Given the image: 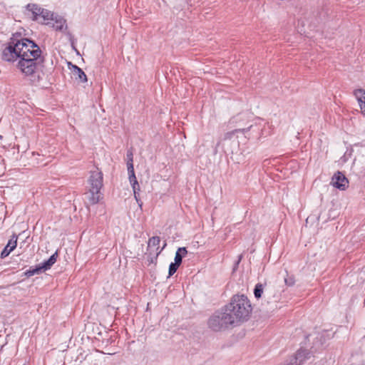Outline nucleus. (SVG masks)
<instances>
[{
  "label": "nucleus",
  "mask_w": 365,
  "mask_h": 365,
  "mask_svg": "<svg viewBox=\"0 0 365 365\" xmlns=\"http://www.w3.org/2000/svg\"><path fill=\"white\" fill-rule=\"evenodd\" d=\"M3 59L14 61L19 58L17 68L29 78L33 84L41 80L38 67L43 63L41 50L33 41L28 38L18 39L14 35L10 38L8 46L3 51Z\"/></svg>",
  "instance_id": "nucleus-1"
},
{
  "label": "nucleus",
  "mask_w": 365,
  "mask_h": 365,
  "mask_svg": "<svg viewBox=\"0 0 365 365\" xmlns=\"http://www.w3.org/2000/svg\"><path fill=\"white\" fill-rule=\"evenodd\" d=\"M225 307L236 325L247 321L252 311L250 301L244 294L234 295Z\"/></svg>",
  "instance_id": "nucleus-2"
},
{
  "label": "nucleus",
  "mask_w": 365,
  "mask_h": 365,
  "mask_svg": "<svg viewBox=\"0 0 365 365\" xmlns=\"http://www.w3.org/2000/svg\"><path fill=\"white\" fill-rule=\"evenodd\" d=\"M103 173L98 168H95L90 171V175L88 179L89 189L86 193L90 205H96L100 201L101 195V190L103 186Z\"/></svg>",
  "instance_id": "nucleus-3"
},
{
  "label": "nucleus",
  "mask_w": 365,
  "mask_h": 365,
  "mask_svg": "<svg viewBox=\"0 0 365 365\" xmlns=\"http://www.w3.org/2000/svg\"><path fill=\"white\" fill-rule=\"evenodd\" d=\"M209 328L215 331H219L236 325L226 308L224 307L221 311L215 312L208 319Z\"/></svg>",
  "instance_id": "nucleus-4"
},
{
  "label": "nucleus",
  "mask_w": 365,
  "mask_h": 365,
  "mask_svg": "<svg viewBox=\"0 0 365 365\" xmlns=\"http://www.w3.org/2000/svg\"><path fill=\"white\" fill-rule=\"evenodd\" d=\"M253 125H250L247 128H239L235 129L232 131L227 132L225 134L223 138L220 139L215 147V149L217 150L219 148H221L222 150L225 153H233L236 150L239 146V143L236 140V134L238 133H242L243 134H246V133L250 130L252 128Z\"/></svg>",
  "instance_id": "nucleus-5"
},
{
  "label": "nucleus",
  "mask_w": 365,
  "mask_h": 365,
  "mask_svg": "<svg viewBox=\"0 0 365 365\" xmlns=\"http://www.w3.org/2000/svg\"><path fill=\"white\" fill-rule=\"evenodd\" d=\"M331 184L335 187L344 190L348 187L349 181L342 173L338 171L332 177Z\"/></svg>",
  "instance_id": "nucleus-6"
},
{
  "label": "nucleus",
  "mask_w": 365,
  "mask_h": 365,
  "mask_svg": "<svg viewBox=\"0 0 365 365\" xmlns=\"http://www.w3.org/2000/svg\"><path fill=\"white\" fill-rule=\"evenodd\" d=\"M17 239L18 237L16 235L11 236V238L9 240L7 245L1 252V258L6 257L16 247Z\"/></svg>",
  "instance_id": "nucleus-7"
},
{
  "label": "nucleus",
  "mask_w": 365,
  "mask_h": 365,
  "mask_svg": "<svg viewBox=\"0 0 365 365\" xmlns=\"http://www.w3.org/2000/svg\"><path fill=\"white\" fill-rule=\"evenodd\" d=\"M43 8H41L39 5L36 4H29L26 6V9L28 11V15L31 16V18L34 21H37L39 19V15L41 10H43Z\"/></svg>",
  "instance_id": "nucleus-8"
},
{
  "label": "nucleus",
  "mask_w": 365,
  "mask_h": 365,
  "mask_svg": "<svg viewBox=\"0 0 365 365\" xmlns=\"http://www.w3.org/2000/svg\"><path fill=\"white\" fill-rule=\"evenodd\" d=\"M310 358V352L306 349H299L294 359L293 363L294 365H301L305 360Z\"/></svg>",
  "instance_id": "nucleus-9"
},
{
  "label": "nucleus",
  "mask_w": 365,
  "mask_h": 365,
  "mask_svg": "<svg viewBox=\"0 0 365 365\" xmlns=\"http://www.w3.org/2000/svg\"><path fill=\"white\" fill-rule=\"evenodd\" d=\"M354 95L358 101L361 113L365 115V90L359 88L354 91Z\"/></svg>",
  "instance_id": "nucleus-10"
},
{
  "label": "nucleus",
  "mask_w": 365,
  "mask_h": 365,
  "mask_svg": "<svg viewBox=\"0 0 365 365\" xmlns=\"http://www.w3.org/2000/svg\"><path fill=\"white\" fill-rule=\"evenodd\" d=\"M72 74L74 78L81 83H85L88 81L84 71L76 65L72 66Z\"/></svg>",
  "instance_id": "nucleus-11"
},
{
  "label": "nucleus",
  "mask_w": 365,
  "mask_h": 365,
  "mask_svg": "<svg viewBox=\"0 0 365 365\" xmlns=\"http://www.w3.org/2000/svg\"><path fill=\"white\" fill-rule=\"evenodd\" d=\"M41 11V12L39 13V19L37 20L38 21L44 24L46 21L53 20V14L51 11L45 9H43Z\"/></svg>",
  "instance_id": "nucleus-12"
},
{
  "label": "nucleus",
  "mask_w": 365,
  "mask_h": 365,
  "mask_svg": "<svg viewBox=\"0 0 365 365\" xmlns=\"http://www.w3.org/2000/svg\"><path fill=\"white\" fill-rule=\"evenodd\" d=\"M58 257V252H56L54 254H53L48 259L42 262L41 267L44 269V270L49 269L51 266L56 262Z\"/></svg>",
  "instance_id": "nucleus-13"
},
{
  "label": "nucleus",
  "mask_w": 365,
  "mask_h": 365,
  "mask_svg": "<svg viewBox=\"0 0 365 365\" xmlns=\"http://www.w3.org/2000/svg\"><path fill=\"white\" fill-rule=\"evenodd\" d=\"M187 250L185 247H180L178 249L175 256V262L178 264H181L182 257H185L187 254Z\"/></svg>",
  "instance_id": "nucleus-14"
},
{
  "label": "nucleus",
  "mask_w": 365,
  "mask_h": 365,
  "mask_svg": "<svg viewBox=\"0 0 365 365\" xmlns=\"http://www.w3.org/2000/svg\"><path fill=\"white\" fill-rule=\"evenodd\" d=\"M45 271L43 268L41 267V264H39L35 267V268L31 267L29 269L26 270L24 272L25 276L27 277H31L34 274H38L42 272Z\"/></svg>",
  "instance_id": "nucleus-15"
},
{
  "label": "nucleus",
  "mask_w": 365,
  "mask_h": 365,
  "mask_svg": "<svg viewBox=\"0 0 365 365\" xmlns=\"http://www.w3.org/2000/svg\"><path fill=\"white\" fill-rule=\"evenodd\" d=\"M66 25V20L61 17L55 18V23L53 24V27L56 31H63L64 26Z\"/></svg>",
  "instance_id": "nucleus-16"
},
{
  "label": "nucleus",
  "mask_w": 365,
  "mask_h": 365,
  "mask_svg": "<svg viewBox=\"0 0 365 365\" xmlns=\"http://www.w3.org/2000/svg\"><path fill=\"white\" fill-rule=\"evenodd\" d=\"M128 175H129L128 176L129 181H130L131 185H137L138 182L137 178L135 175L134 168L130 167V168L128 169Z\"/></svg>",
  "instance_id": "nucleus-17"
},
{
  "label": "nucleus",
  "mask_w": 365,
  "mask_h": 365,
  "mask_svg": "<svg viewBox=\"0 0 365 365\" xmlns=\"http://www.w3.org/2000/svg\"><path fill=\"white\" fill-rule=\"evenodd\" d=\"M126 158H127V168L129 169L130 167H133V153L132 149H128L127 150L126 153Z\"/></svg>",
  "instance_id": "nucleus-18"
},
{
  "label": "nucleus",
  "mask_w": 365,
  "mask_h": 365,
  "mask_svg": "<svg viewBox=\"0 0 365 365\" xmlns=\"http://www.w3.org/2000/svg\"><path fill=\"white\" fill-rule=\"evenodd\" d=\"M263 293V286L262 284H257L255 287V289H254V294H255V297L257 298V299H259L261 297H262V294Z\"/></svg>",
  "instance_id": "nucleus-19"
},
{
  "label": "nucleus",
  "mask_w": 365,
  "mask_h": 365,
  "mask_svg": "<svg viewBox=\"0 0 365 365\" xmlns=\"http://www.w3.org/2000/svg\"><path fill=\"white\" fill-rule=\"evenodd\" d=\"M179 267L180 264L175 262H172L169 266L168 277H171L172 275H173L176 272Z\"/></svg>",
  "instance_id": "nucleus-20"
},
{
  "label": "nucleus",
  "mask_w": 365,
  "mask_h": 365,
  "mask_svg": "<svg viewBox=\"0 0 365 365\" xmlns=\"http://www.w3.org/2000/svg\"><path fill=\"white\" fill-rule=\"evenodd\" d=\"M160 242V238L158 236L153 237L149 239L148 246L156 247L158 246Z\"/></svg>",
  "instance_id": "nucleus-21"
},
{
  "label": "nucleus",
  "mask_w": 365,
  "mask_h": 365,
  "mask_svg": "<svg viewBox=\"0 0 365 365\" xmlns=\"http://www.w3.org/2000/svg\"><path fill=\"white\" fill-rule=\"evenodd\" d=\"M284 282L287 286H292L294 284L295 280L293 276H287V277L284 279Z\"/></svg>",
  "instance_id": "nucleus-22"
},
{
  "label": "nucleus",
  "mask_w": 365,
  "mask_h": 365,
  "mask_svg": "<svg viewBox=\"0 0 365 365\" xmlns=\"http://www.w3.org/2000/svg\"><path fill=\"white\" fill-rule=\"evenodd\" d=\"M132 188H133V194H135V193H139V191H140V185H139V184H138V183L137 185H132Z\"/></svg>",
  "instance_id": "nucleus-23"
},
{
  "label": "nucleus",
  "mask_w": 365,
  "mask_h": 365,
  "mask_svg": "<svg viewBox=\"0 0 365 365\" xmlns=\"http://www.w3.org/2000/svg\"><path fill=\"white\" fill-rule=\"evenodd\" d=\"M245 114H240L238 115H237L235 119V121H238V120H244V118L245 117Z\"/></svg>",
  "instance_id": "nucleus-24"
},
{
  "label": "nucleus",
  "mask_w": 365,
  "mask_h": 365,
  "mask_svg": "<svg viewBox=\"0 0 365 365\" xmlns=\"http://www.w3.org/2000/svg\"><path fill=\"white\" fill-rule=\"evenodd\" d=\"M134 197H135V200L137 201V202H138L140 201L139 193H135Z\"/></svg>",
  "instance_id": "nucleus-25"
},
{
  "label": "nucleus",
  "mask_w": 365,
  "mask_h": 365,
  "mask_svg": "<svg viewBox=\"0 0 365 365\" xmlns=\"http://www.w3.org/2000/svg\"><path fill=\"white\" fill-rule=\"evenodd\" d=\"M241 259H242V255H240L239 259H238L237 262H236V266H237L239 264Z\"/></svg>",
  "instance_id": "nucleus-26"
},
{
  "label": "nucleus",
  "mask_w": 365,
  "mask_h": 365,
  "mask_svg": "<svg viewBox=\"0 0 365 365\" xmlns=\"http://www.w3.org/2000/svg\"><path fill=\"white\" fill-rule=\"evenodd\" d=\"M138 204L139 207H140L143 205V202L140 200L138 202Z\"/></svg>",
  "instance_id": "nucleus-27"
},
{
  "label": "nucleus",
  "mask_w": 365,
  "mask_h": 365,
  "mask_svg": "<svg viewBox=\"0 0 365 365\" xmlns=\"http://www.w3.org/2000/svg\"><path fill=\"white\" fill-rule=\"evenodd\" d=\"M287 365H294L293 363L287 364Z\"/></svg>",
  "instance_id": "nucleus-28"
}]
</instances>
